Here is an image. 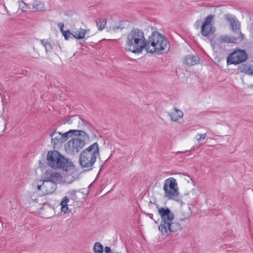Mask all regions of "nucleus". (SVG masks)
Wrapping results in <instances>:
<instances>
[{
  "mask_svg": "<svg viewBox=\"0 0 253 253\" xmlns=\"http://www.w3.org/2000/svg\"><path fill=\"white\" fill-rule=\"evenodd\" d=\"M163 189L165 197L173 199L178 197L177 183L173 177H170L165 180Z\"/></svg>",
  "mask_w": 253,
  "mask_h": 253,
  "instance_id": "6",
  "label": "nucleus"
},
{
  "mask_svg": "<svg viewBox=\"0 0 253 253\" xmlns=\"http://www.w3.org/2000/svg\"><path fill=\"white\" fill-rule=\"evenodd\" d=\"M26 8H27V5L26 6L24 5L22 7V10L23 11H26L27 10Z\"/></svg>",
  "mask_w": 253,
  "mask_h": 253,
  "instance_id": "34",
  "label": "nucleus"
},
{
  "mask_svg": "<svg viewBox=\"0 0 253 253\" xmlns=\"http://www.w3.org/2000/svg\"><path fill=\"white\" fill-rule=\"evenodd\" d=\"M99 155V146L97 142L90 145L81 152L80 156V164L83 168L87 170L92 169L97 157Z\"/></svg>",
  "mask_w": 253,
  "mask_h": 253,
  "instance_id": "4",
  "label": "nucleus"
},
{
  "mask_svg": "<svg viewBox=\"0 0 253 253\" xmlns=\"http://www.w3.org/2000/svg\"><path fill=\"white\" fill-rule=\"evenodd\" d=\"M51 139V143L54 145H57L61 143V132L59 131L57 132L54 131L53 133L50 134Z\"/></svg>",
  "mask_w": 253,
  "mask_h": 253,
  "instance_id": "16",
  "label": "nucleus"
},
{
  "mask_svg": "<svg viewBox=\"0 0 253 253\" xmlns=\"http://www.w3.org/2000/svg\"><path fill=\"white\" fill-rule=\"evenodd\" d=\"M188 179H187V181L189 182V180H190L191 181H192V179L189 177V176H188Z\"/></svg>",
  "mask_w": 253,
  "mask_h": 253,
  "instance_id": "36",
  "label": "nucleus"
},
{
  "mask_svg": "<svg viewBox=\"0 0 253 253\" xmlns=\"http://www.w3.org/2000/svg\"><path fill=\"white\" fill-rule=\"evenodd\" d=\"M105 252L106 253H112V252L110 248L109 247H106L105 248Z\"/></svg>",
  "mask_w": 253,
  "mask_h": 253,
  "instance_id": "32",
  "label": "nucleus"
},
{
  "mask_svg": "<svg viewBox=\"0 0 253 253\" xmlns=\"http://www.w3.org/2000/svg\"><path fill=\"white\" fill-rule=\"evenodd\" d=\"M79 120H80L79 123H80V122H81L82 123V124H84L83 121L80 118H79Z\"/></svg>",
  "mask_w": 253,
  "mask_h": 253,
  "instance_id": "38",
  "label": "nucleus"
},
{
  "mask_svg": "<svg viewBox=\"0 0 253 253\" xmlns=\"http://www.w3.org/2000/svg\"><path fill=\"white\" fill-rule=\"evenodd\" d=\"M69 201V198L67 196H65L62 202H61V206H68V203Z\"/></svg>",
  "mask_w": 253,
  "mask_h": 253,
  "instance_id": "28",
  "label": "nucleus"
},
{
  "mask_svg": "<svg viewBox=\"0 0 253 253\" xmlns=\"http://www.w3.org/2000/svg\"><path fill=\"white\" fill-rule=\"evenodd\" d=\"M76 193V190H72L68 192V194L69 195V196H70L71 199L73 200H76L77 199Z\"/></svg>",
  "mask_w": 253,
  "mask_h": 253,
  "instance_id": "26",
  "label": "nucleus"
},
{
  "mask_svg": "<svg viewBox=\"0 0 253 253\" xmlns=\"http://www.w3.org/2000/svg\"><path fill=\"white\" fill-rule=\"evenodd\" d=\"M152 216H153V214H150V213H149V217H150L151 219H153Z\"/></svg>",
  "mask_w": 253,
  "mask_h": 253,
  "instance_id": "37",
  "label": "nucleus"
},
{
  "mask_svg": "<svg viewBox=\"0 0 253 253\" xmlns=\"http://www.w3.org/2000/svg\"><path fill=\"white\" fill-rule=\"evenodd\" d=\"M243 38L238 36H228L227 35H222L219 37L217 40V42L219 43H237L243 41Z\"/></svg>",
  "mask_w": 253,
  "mask_h": 253,
  "instance_id": "12",
  "label": "nucleus"
},
{
  "mask_svg": "<svg viewBox=\"0 0 253 253\" xmlns=\"http://www.w3.org/2000/svg\"><path fill=\"white\" fill-rule=\"evenodd\" d=\"M34 183H37L35 186H37L38 191H41V194L43 195L51 194L56 189V184L45 179L43 181L39 180Z\"/></svg>",
  "mask_w": 253,
  "mask_h": 253,
  "instance_id": "9",
  "label": "nucleus"
},
{
  "mask_svg": "<svg viewBox=\"0 0 253 253\" xmlns=\"http://www.w3.org/2000/svg\"><path fill=\"white\" fill-rule=\"evenodd\" d=\"M213 18V16L212 15H209L207 17L205 18L204 20V28L205 27L206 25H211V22Z\"/></svg>",
  "mask_w": 253,
  "mask_h": 253,
  "instance_id": "24",
  "label": "nucleus"
},
{
  "mask_svg": "<svg viewBox=\"0 0 253 253\" xmlns=\"http://www.w3.org/2000/svg\"><path fill=\"white\" fill-rule=\"evenodd\" d=\"M96 23L98 29L102 30L106 24V20L105 18H98L96 20Z\"/></svg>",
  "mask_w": 253,
  "mask_h": 253,
  "instance_id": "21",
  "label": "nucleus"
},
{
  "mask_svg": "<svg viewBox=\"0 0 253 253\" xmlns=\"http://www.w3.org/2000/svg\"><path fill=\"white\" fill-rule=\"evenodd\" d=\"M169 48L168 41L157 31L153 32L147 40L145 49L148 52H167Z\"/></svg>",
  "mask_w": 253,
  "mask_h": 253,
  "instance_id": "3",
  "label": "nucleus"
},
{
  "mask_svg": "<svg viewBox=\"0 0 253 253\" xmlns=\"http://www.w3.org/2000/svg\"><path fill=\"white\" fill-rule=\"evenodd\" d=\"M45 178V180H49V181L56 185V183L61 180L62 176L57 172H52L49 173L46 171Z\"/></svg>",
  "mask_w": 253,
  "mask_h": 253,
  "instance_id": "13",
  "label": "nucleus"
},
{
  "mask_svg": "<svg viewBox=\"0 0 253 253\" xmlns=\"http://www.w3.org/2000/svg\"><path fill=\"white\" fill-rule=\"evenodd\" d=\"M82 137L83 139L73 138L65 145V149L68 154L75 155L83 148L85 144V141L89 139H86L84 137Z\"/></svg>",
  "mask_w": 253,
  "mask_h": 253,
  "instance_id": "7",
  "label": "nucleus"
},
{
  "mask_svg": "<svg viewBox=\"0 0 253 253\" xmlns=\"http://www.w3.org/2000/svg\"><path fill=\"white\" fill-rule=\"evenodd\" d=\"M199 61V58L196 55L192 54L188 55L185 58V63L188 66H193L197 64Z\"/></svg>",
  "mask_w": 253,
  "mask_h": 253,
  "instance_id": "14",
  "label": "nucleus"
},
{
  "mask_svg": "<svg viewBox=\"0 0 253 253\" xmlns=\"http://www.w3.org/2000/svg\"><path fill=\"white\" fill-rule=\"evenodd\" d=\"M238 70L241 73H245L248 75H253V69L252 68L250 64H241L238 67Z\"/></svg>",
  "mask_w": 253,
  "mask_h": 253,
  "instance_id": "15",
  "label": "nucleus"
},
{
  "mask_svg": "<svg viewBox=\"0 0 253 253\" xmlns=\"http://www.w3.org/2000/svg\"><path fill=\"white\" fill-rule=\"evenodd\" d=\"M32 6L34 9H36L37 10L39 11H42L44 9V2L38 0H35L33 2Z\"/></svg>",
  "mask_w": 253,
  "mask_h": 253,
  "instance_id": "20",
  "label": "nucleus"
},
{
  "mask_svg": "<svg viewBox=\"0 0 253 253\" xmlns=\"http://www.w3.org/2000/svg\"><path fill=\"white\" fill-rule=\"evenodd\" d=\"M186 210L187 211H188V212L184 215V217H182V218H180L179 219L180 220H181V221L185 220L192 214V212L191 211L190 207H187Z\"/></svg>",
  "mask_w": 253,
  "mask_h": 253,
  "instance_id": "25",
  "label": "nucleus"
},
{
  "mask_svg": "<svg viewBox=\"0 0 253 253\" xmlns=\"http://www.w3.org/2000/svg\"><path fill=\"white\" fill-rule=\"evenodd\" d=\"M248 58V54L245 50L237 49L227 56V65L239 64L245 62Z\"/></svg>",
  "mask_w": 253,
  "mask_h": 253,
  "instance_id": "8",
  "label": "nucleus"
},
{
  "mask_svg": "<svg viewBox=\"0 0 253 253\" xmlns=\"http://www.w3.org/2000/svg\"><path fill=\"white\" fill-rule=\"evenodd\" d=\"M93 252L95 253H102L103 246L99 242H96L93 246Z\"/></svg>",
  "mask_w": 253,
  "mask_h": 253,
  "instance_id": "22",
  "label": "nucleus"
},
{
  "mask_svg": "<svg viewBox=\"0 0 253 253\" xmlns=\"http://www.w3.org/2000/svg\"><path fill=\"white\" fill-rule=\"evenodd\" d=\"M58 27L60 29V31L61 32V33H63L64 32V30H63V28H64V24L63 23H59L58 24Z\"/></svg>",
  "mask_w": 253,
  "mask_h": 253,
  "instance_id": "30",
  "label": "nucleus"
},
{
  "mask_svg": "<svg viewBox=\"0 0 253 253\" xmlns=\"http://www.w3.org/2000/svg\"><path fill=\"white\" fill-rule=\"evenodd\" d=\"M89 30L80 28L78 30L73 33V37L77 39L81 40L85 38V35Z\"/></svg>",
  "mask_w": 253,
  "mask_h": 253,
  "instance_id": "18",
  "label": "nucleus"
},
{
  "mask_svg": "<svg viewBox=\"0 0 253 253\" xmlns=\"http://www.w3.org/2000/svg\"><path fill=\"white\" fill-rule=\"evenodd\" d=\"M147 40L141 29L134 28L127 34L125 49L134 53H138L145 49Z\"/></svg>",
  "mask_w": 253,
  "mask_h": 253,
  "instance_id": "1",
  "label": "nucleus"
},
{
  "mask_svg": "<svg viewBox=\"0 0 253 253\" xmlns=\"http://www.w3.org/2000/svg\"><path fill=\"white\" fill-rule=\"evenodd\" d=\"M158 211L161 218L158 228L163 235H168L181 229L180 224L173 221L174 214L168 208H160Z\"/></svg>",
  "mask_w": 253,
  "mask_h": 253,
  "instance_id": "2",
  "label": "nucleus"
},
{
  "mask_svg": "<svg viewBox=\"0 0 253 253\" xmlns=\"http://www.w3.org/2000/svg\"><path fill=\"white\" fill-rule=\"evenodd\" d=\"M189 152V151H186L185 152H177V154H184V153H186L187 152Z\"/></svg>",
  "mask_w": 253,
  "mask_h": 253,
  "instance_id": "35",
  "label": "nucleus"
},
{
  "mask_svg": "<svg viewBox=\"0 0 253 253\" xmlns=\"http://www.w3.org/2000/svg\"><path fill=\"white\" fill-rule=\"evenodd\" d=\"M73 135L77 136L84 137L86 139H89L88 135L84 131L71 129L64 133L61 132V143H63L65 142L69 137H71Z\"/></svg>",
  "mask_w": 253,
  "mask_h": 253,
  "instance_id": "11",
  "label": "nucleus"
},
{
  "mask_svg": "<svg viewBox=\"0 0 253 253\" xmlns=\"http://www.w3.org/2000/svg\"><path fill=\"white\" fill-rule=\"evenodd\" d=\"M47 163L53 169L60 168L67 170L69 161L57 151H50L47 154Z\"/></svg>",
  "mask_w": 253,
  "mask_h": 253,
  "instance_id": "5",
  "label": "nucleus"
},
{
  "mask_svg": "<svg viewBox=\"0 0 253 253\" xmlns=\"http://www.w3.org/2000/svg\"><path fill=\"white\" fill-rule=\"evenodd\" d=\"M183 112L177 109V108H174L173 111L169 113V116L172 121H177L180 118L183 117Z\"/></svg>",
  "mask_w": 253,
  "mask_h": 253,
  "instance_id": "17",
  "label": "nucleus"
},
{
  "mask_svg": "<svg viewBox=\"0 0 253 253\" xmlns=\"http://www.w3.org/2000/svg\"><path fill=\"white\" fill-rule=\"evenodd\" d=\"M224 17L225 20L230 23L232 32L236 34L237 36L239 37L244 39V36L241 32L240 22L236 17L230 14H225Z\"/></svg>",
  "mask_w": 253,
  "mask_h": 253,
  "instance_id": "10",
  "label": "nucleus"
},
{
  "mask_svg": "<svg viewBox=\"0 0 253 253\" xmlns=\"http://www.w3.org/2000/svg\"><path fill=\"white\" fill-rule=\"evenodd\" d=\"M41 42L42 45L44 47L46 52L51 51L52 47L51 44L48 42L46 40H42Z\"/></svg>",
  "mask_w": 253,
  "mask_h": 253,
  "instance_id": "23",
  "label": "nucleus"
},
{
  "mask_svg": "<svg viewBox=\"0 0 253 253\" xmlns=\"http://www.w3.org/2000/svg\"><path fill=\"white\" fill-rule=\"evenodd\" d=\"M68 210V206H61V211L64 213H67Z\"/></svg>",
  "mask_w": 253,
  "mask_h": 253,
  "instance_id": "31",
  "label": "nucleus"
},
{
  "mask_svg": "<svg viewBox=\"0 0 253 253\" xmlns=\"http://www.w3.org/2000/svg\"><path fill=\"white\" fill-rule=\"evenodd\" d=\"M62 34L64 36L65 39L66 40H68L71 35L73 36V33H71L69 30L65 31Z\"/></svg>",
  "mask_w": 253,
  "mask_h": 253,
  "instance_id": "27",
  "label": "nucleus"
},
{
  "mask_svg": "<svg viewBox=\"0 0 253 253\" xmlns=\"http://www.w3.org/2000/svg\"><path fill=\"white\" fill-rule=\"evenodd\" d=\"M212 25H206L204 28V24H202L201 27V33L204 36H208L211 33H212Z\"/></svg>",
  "mask_w": 253,
  "mask_h": 253,
  "instance_id": "19",
  "label": "nucleus"
},
{
  "mask_svg": "<svg viewBox=\"0 0 253 253\" xmlns=\"http://www.w3.org/2000/svg\"><path fill=\"white\" fill-rule=\"evenodd\" d=\"M198 135L200 137L199 138L197 139V141H198V142H200L201 140H204L206 138V133H204V134L198 133Z\"/></svg>",
  "mask_w": 253,
  "mask_h": 253,
  "instance_id": "29",
  "label": "nucleus"
},
{
  "mask_svg": "<svg viewBox=\"0 0 253 253\" xmlns=\"http://www.w3.org/2000/svg\"><path fill=\"white\" fill-rule=\"evenodd\" d=\"M18 2L20 5V3H22L24 4V5L26 6V3L23 0H18Z\"/></svg>",
  "mask_w": 253,
  "mask_h": 253,
  "instance_id": "33",
  "label": "nucleus"
}]
</instances>
